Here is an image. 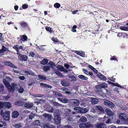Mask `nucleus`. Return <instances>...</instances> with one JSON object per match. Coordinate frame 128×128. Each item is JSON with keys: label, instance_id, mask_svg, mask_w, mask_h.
<instances>
[{"label": "nucleus", "instance_id": "1", "mask_svg": "<svg viewBox=\"0 0 128 128\" xmlns=\"http://www.w3.org/2000/svg\"><path fill=\"white\" fill-rule=\"evenodd\" d=\"M6 78L3 80V82L4 84L12 92H13L15 89L16 84L15 83H12L11 85L8 81V79L10 78L8 77H6Z\"/></svg>", "mask_w": 128, "mask_h": 128}, {"label": "nucleus", "instance_id": "2", "mask_svg": "<svg viewBox=\"0 0 128 128\" xmlns=\"http://www.w3.org/2000/svg\"><path fill=\"white\" fill-rule=\"evenodd\" d=\"M0 114L2 115L4 119L6 120H10V112L6 110L4 113H3V111L2 110Z\"/></svg>", "mask_w": 128, "mask_h": 128}, {"label": "nucleus", "instance_id": "3", "mask_svg": "<svg viewBox=\"0 0 128 128\" xmlns=\"http://www.w3.org/2000/svg\"><path fill=\"white\" fill-rule=\"evenodd\" d=\"M93 126V124L90 122L82 123L79 125V127L80 128H90Z\"/></svg>", "mask_w": 128, "mask_h": 128}, {"label": "nucleus", "instance_id": "4", "mask_svg": "<svg viewBox=\"0 0 128 128\" xmlns=\"http://www.w3.org/2000/svg\"><path fill=\"white\" fill-rule=\"evenodd\" d=\"M61 118L58 116L55 115L54 118V122L56 124L58 125L57 127L58 128H61V126L60 125Z\"/></svg>", "mask_w": 128, "mask_h": 128}, {"label": "nucleus", "instance_id": "5", "mask_svg": "<svg viewBox=\"0 0 128 128\" xmlns=\"http://www.w3.org/2000/svg\"><path fill=\"white\" fill-rule=\"evenodd\" d=\"M119 118L122 121L128 122V116H126L124 113H121L119 115Z\"/></svg>", "mask_w": 128, "mask_h": 128}, {"label": "nucleus", "instance_id": "6", "mask_svg": "<svg viewBox=\"0 0 128 128\" xmlns=\"http://www.w3.org/2000/svg\"><path fill=\"white\" fill-rule=\"evenodd\" d=\"M10 50H8V48L6 47L5 46H3L1 50H0V54L2 55H4V54L5 52H9Z\"/></svg>", "mask_w": 128, "mask_h": 128}, {"label": "nucleus", "instance_id": "7", "mask_svg": "<svg viewBox=\"0 0 128 128\" xmlns=\"http://www.w3.org/2000/svg\"><path fill=\"white\" fill-rule=\"evenodd\" d=\"M104 104L110 107H112L114 106V104L112 102L108 100H106L104 102Z\"/></svg>", "mask_w": 128, "mask_h": 128}, {"label": "nucleus", "instance_id": "8", "mask_svg": "<svg viewBox=\"0 0 128 128\" xmlns=\"http://www.w3.org/2000/svg\"><path fill=\"white\" fill-rule=\"evenodd\" d=\"M107 85L105 82H102L101 84H99L98 85L95 86V88H107Z\"/></svg>", "mask_w": 128, "mask_h": 128}, {"label": "nucleus", "instance_id": "9", "mask_svg": "<svg viewBox=\"0 0 128 128\" xmlns=\"http://www.w3.org/2000/svg\"><path fill=\"white\" fill-rule=\"evenodd\" d=\"M58 99L63 102L66 103L68 101V99L64 96H60L57 98Z\"/></svg>", "mask_w": 128, "mask_h": 128}, {"label": "nucleus", "instance_id": "10", "mask_svg": "<svg viewBox=\"0 0 128 128\" xmlns=\"http://www.w3.org/2000/svg\"><path fill=\"white\" fill-rule=\"evenodd\" d=\"M96 128H106V126L105 124L103 123H98L96 125Z\"/></svg>", "mask_w": 128, "mask_h": 128}, {"label": "nucleus", "instance_id": "11", "mask_svg": "<svg viewBox=\"0 0 128 128\" xmlns=\"http://www.w3.org/2000/svg\"><path fill=\"white\" fill-rule=\"evenodd\" d=\"M4 64L5 65L8 66L12 67L17 68V67L14 65L12 62L8 61H6L4 62Z\"/></svg>", "mask_w": 128, "mask_h": 128}, {"label": "nucleus", "instance_id": "12", "mask_svg": "<svg viewBox=\"0 0 128 128\" xmlns=\"http://www.w3.org/2000/svg\"><path fill=\"white\" fill-rule=\"evenodd\" d=\"M18 56L19 58L22 61H26L27 60V57L24 55L21 54L20 53L19 54Z\"/></svg>", "mask_w": 128, "mask_h": 128}, {"label": "nucleus", "instance_id": "13", "mask_svg": "<svg viewBox=\"0 0 128 128\" xmlns=\"http://www.w3.org/2000/svg\"><path fill=\"white\" fill-rule=\"evenodd\" d=\"M19 115L18 112L16 111H13L12 113V117L14 118H17Z\"/></svg>", "mask_w": 128, "mask_h": 128}, {"label": "nucleus", "instance_id": "14", "mask_svg": "<svg viewBox=\"0 0 128 128\" xmlns=\"http://www.w3.org/2000/svg\"><path fill=\"white\" fill-rule=\"evenodd\" d=\"M96 108L97 110L100 112V114L103 113L104 112V109L101 106H97Z\"/></svg>", "mask_w": 128, "mask_h": 128}, {"label": "nucleus", "instance_id": "15", "mask_svg": "<svg viewBox=\"0 0 128 128\" xmlns=\"http://www.w3.org/2000/svg\"><path fill=\"white\" fill-rule=\"evenodd\" d=\"M24 106L26 108H30L32 107L33 104L31 102H26Z\"/></svg>", "mask_w": 128, "mask_h": 128}, {"label": "nucleus", "instance_id": "16", "mask_svg": "<svg viewBox=\"0 0 128 128\" xmlns=\"http://www.w3.org/2000/svg\"><path fill=\"white\" fill-rule=\"evenodd\" d=\"M72 102L73 105L75 106H78L79 104V101L75 99L72 100Z\"/></svg>", "mask_w": 128, "mask_h": 128}, {"label": "nucleus", "instance_id": "17", "mask_svg": "<svg viewBox=\"0 0 128 128\" xmlns=\"http://www.w3.org/2000/svg\"><path fill=\"white\" fill-rule=\"evenodd\" d=\"M44 128H55V126L49 124H46L44 126Z\"/></svg>", "mask_w": 128, "mask_h": 128}, {"label": "nucleus", "instance_id": "18", "mask_svg": "<svg viewBox=\"0 0 128 128\" xmlns=\"http://www.w3.org/2000/svg\"><path fill=\"white\" fill-rule=\"evenodd\" d=\"M97 76L101 80H106V78L104 76L100 73H98L97 74Z\"/></svg>", "mask_w": 128, "mask_h": 128}, {"label": "nucleus", "instance_id": "19", "mask_svg": "<svg viewBox=\"0 0 128 128\" xmlns=\"http://www.w3.org/2000/svg\"><path fill=\"white\" fill-rule=\"evenodd\" d=\"M20 41L21 40L22 41L24 42L27 39V37L25 35H20Z\"/></svg>", "mask_w": 128, "mask_h": 128}, {"label": "nucleus", "instance_id": "20", "mask_svg": "<svg viewBox=\"0 0 128 128\" xmlns=\"http://www.w3.org/2000/svg\"><path fill=\"white\" fill-rule=\"evenodd\" d=\"M52 92L53 95L56 96V97H57V98L60 96H62V94L59 92L53 91Z\"/></svg>", "mask_w": 128, "mask_h": 128}, {"label": "nucleus", "instance_id": "21", "mask_svg": "<svg viewBox=\"0 0 128 128\" xmlns=\"http://www.w3.org/2000/svg\"><path fill=\"white\" fill-rule=\"evenodd\" d=\"M88 110V109L85 108L80 107V113H84L87 112Z\"/></svg>", "mask_w": 128, "mask_h": 128}, {"label": "nucleus", "instance_id": "22", "mask_svg": "<svg viewBox=\"0 0 128 128\" xmlns=\"http://www.w3.org/2000/svg\"><path fill=\"white\" fill-rule=\"evenodd\" d=\"M105 112L107 114H108L109 116H111L112 115V112L109 109H106L105 110Z\"/></svg>", "mask_w": 128, "mask_h": 128}, {"label": "nucleus", "instance_id": "23", "mask_svg": "<svg viewBox=\"0 0 128 128\" xmlns=\"http://www.w3.org/2000/svg\"><path fill=\"white\" fill-rule=\"evenodd\" d=\"M91 99L92 100L91 101L92 104H96L98 102V100L95 98H92Z\"/></svg>", "mask_w": 128, "mask_h": 128}, {"label": "nucleus", "instance_id": "24", "mask_svg": "<svg viewBox=\"0 0 128 128\" xmlns=\"http://www.w3.org/2000/svg\"><path fill=\"white\" fill-rule=\"evenodd\" d=\"M54 110V108L51 106H49L47 108L46 110L50 112H52Z\"/></svg>", "mask_w": 128, "mask_h": 128}, {"label": "nucleus", "instance_id": "25", "mask_svg": "<svg viewBox=\"0 0 128 128\" xmlns=\"http://www.w3.org/2000/svg\"><path fill=\"white\" fill-rule=\"evenodd\" d=\"M61 84L62 86H67L69 85V84L65 80H62L61 82Z\"/></svg>", "mask_w": 128, "mask_h": 128}, {"label": "nucleus", "instance_id": "26", "mask_svg": "<svg viewBox=\"0 0 128 128\" xmlns=\"http://www.w3.org/2000/svg\"><path fill=\"white\" fill-rule=\"evenodd\" d=\"M78 77L81 79L83 80H87L88 79V78L87 77L84 76L83 75H79L78 76Z\"/></svg>", "mask_w": 128, "mask_h": 128}, {"label": "nucleus", "instance_id": "27", "mask_svg": "<svg viewBox=\"0 0 128 128\" xmlns=\"http://www.w3.org/2000/svg\"><path fill=\"white\" fill-rule=\"evenodd\" d=\"M24 102L21 101H17L15 102L14 104L15 105L21 106L23 104Z\"/></svg>", "mask_w": 128, "mask_h": 128}, {"label": "nucleus", "instance_id": "28", "mask_svg": "<svg viewBox=\"0 0 128 128\" xmlns=\"http://www.w3.org/2000/svg\"><path fill=\"white\" fill-rule=\"evenodd\" d=\"M22 124L20 123L16 124L13 125V126L16 128H20L22 127Z\"/></svg>", "mask_w": 128, "mask_h": 128}, {"label": "nucleus", "instance_id": "29", "mask_svg": "<svg viewBox=\"0 0 128 128\" xmlns=\"http://www.w3.org/2000/svg\"><path fill=\"white\" fill-rule=\"evenodd\" d=\"M48 62V60L46 59H44L43 60L40 62L41 64H45L47 63Z\"/></svg>", "mask_w": 128, "mask_h": 128}, {"label": "nucleus", "instance_id": "30", "mask_svg": "<svg viewBox=\"0 0 128 128\" xmlns=\"http://www.w3.org/2000/svg\"><path fill=\"white\" fill-rule=\"evenodd\" d=\"M6 102H0V108H5V105H6Z\"/></svg>", "mask_w": 128, "mask_h": 128}, {"label": "nucleus", "instance_id": "31", "mask_svg": "<svg viewBox=\"0 0 128 128\" xmlns=\"http://www.w3.org/2000/svg\"><path fill=\"white\" fill-rule=\"evenodd\" d=\"M19 46L18 45H16V46L13 47V48L15 49L17 52V54H20V52H19Z\"/></svg>", "mask_w": 128, "mask_h": 128}, {"label": "nucleus", "instance_id": "32", "mask_svg": "<svg viewBox=\"0 0 128 128\" xmlns=\"http://www.w3.org/2000/svg\"><path fill=\"white\" fill-rule=\"evenodd\" d=\"M51 103H53V104L55 106H62L61 104H59L57 102L53 101H51Z\"/></svg>", "mask_w": 128, "mask_h": 128}, {"label": "nucleus", "instance_id": "33", "mask_svg": "<svg viewBox=\"0 0 128 128\" xmlns=\"http://www.w3.org/2000/svg\"><path fill=\"white\" fill-rule=\"evenodd\" d=\"M38 77L39 78L42 80H45L46 79V77L43 75H39Z\"/></svg>", "mask_w": 128, "mask_h": 128}, {"label": "nucleus", "instance_id": "34", "mask_svg": "<svg viewBox=\"0 0 128 128\" xmlns=\"http://www.w3.org/2000/svg\"><path fill=\"white\" fill-rule=\"evenodd\" d=\"M48 64L50 65V66L52 68H53L54 67H56V66L55 64L53 62H49L48 63Z\"/></svg>", "mask_w": 128, "mask_h": 128}, {"label": "nucleus", "instance_id": "35", "mask_svg": "<svg viewBox=\"0 0 128 128\" xmlns=\"http://www.w3.org/2000/svg\"><path fill=\"white\" fill-rule=\"evenodd\" d=\"M44 70L46 72L50 68V67L48 66H45L43 67Z\"/></svg>", "mask_w": 128, "mask_h": 128}, {"label": "nucleus", "instance_id": "36", "mask_svg": "<svg viewBox=\"0 0 128 128\" xmlns=\"http://www.w3.org/2000/svg\"><path fill=\"white\" fill-rule=\"evenodd\" d=\"M33 124L34 126H38L40 125V122L39 120H36L33 122Z\"/></svg>", "mask_w": 128, "mask_h": 128}, {"label": "nucleus", "instance_id": "37", "mask_svg": "<svg viewBox=\"0 0 128 128\" xmlns=\"http://www.w3.org/2000/svg\"><path fill=\"white\" fill-rule=\"evenodd\" d=\"M80 120L82 122H86L87 120L86 118L84 116H82L80 119Z\"/></svg>", "mask_w": 128, "mask_h": 128}, {"label": "nucleus", "instance_id": "38", "mask_svg": "<svg viewBox=\"0 0 128 128\" xmlns=\"http://www.w3.org/2000/svg\"><path fill=\"white\" fill-rule=\"evenodd\" d=\"M6 105H5V108H10L11 106V104L8 102H6Z\"/></svg>", "mask_w": 128, "mask_h": 128}, {"label": "nucleus", "instance_id": "39", "mask_svg": "<svg viewBox=\"0 0 128 128\" xmlns=\"http://www.w3.org/2000/svg\"><path fill=\"white\" fill-rule=\"evenodd\" d=\"M56 67L57 68L58 70H60V71H62L64 68L63 66L59 65L58 66H56Z\"/></svg>", "mask_w": 128, "mask_h": 128}, {"label": "nucleus", "instance_id": "40", "mask_svg": "<svg viewBox=\"0 0 128 128\" xmlns=\"http://www.w3.org/2000/svg\"><path fill=\"white\" fill-rule=\"evenodd\" d=\"M4 87L3 85L2 84H0V92H2L4 91Z\"/></svg>", "mask_w": 128, "mask_h": 128}, {"label": "nucleus", "instance_id": "41", "mask_svg": "<svg viewBox=\"0 0 128 128\" xmlns=\"http://www.w3.org/2000/svg\"><path fill=\"white\" fill-rule=\"evenodd\" d=\"M80 107H76L74 108V110L76 112L80 113Z\"/></svg>", "mask_w": 128, "mask_h": 128}, {"label": "nucleus", "instance_id": "42", "mask_svg": "<svg viewBox=\"0 0 128 128\" xmlns=\"http://www.w3.org/2000/svg\"><path fill=\"white\" fill-rule=\"evenodd\" d=\"M120 29L122 30L128 31V28L126 26H121Z\"/></svg>", "mask_w": 128, "mask_h": 128}, {"label": "nucleus", "instance_id": "43", "mask_svg": "<svg viewBox=\"0 0 128 128\" xmlns=\"http://www.w3.org/2000/svg\"><path fill=\"white\" fill-rule=\"evenodd\" d=\"M54 6L55 8H58L60 6V5L59 3H55L54 4Z\"/></svg>", "mask_w": 128, "mask_h": 128}, {"label": "nucleus", "instance_id": "44", "mask_svg": "<svg viewBox=\"0 0 128 128\" xmlns=\"http://www.w3.org/2000/svg\"><path fill=\"white\" fill-rule=\"evenodd\" d=\"M112 85L114 86L119 87L120 88L122 87V86L120 85L117 83H114L112 82Z\"/></svg>", "mask_w": 128, "mask_h": 128}, {"label": "nucleus", "instance_id": "45", "mask_svg": "<svg viewBox=\"0 0 128 128\" xmlns=\"http://www.w3.org/2000/svg\"><path fill=\"white\" fill-rule=\"evenodd\" d=\"M21 25L22 27L25 28L27 26V24L26 22H22L21 23Z\"/></svg>", "mask_w": 128, "mask_h": 128}, {"label": "nucleus", "instance_id": "46", "mask_svg": "<svg viewBox=\"0 0 128 128\" xmlns=\"http://www.w3.org/2000/svg\"><path fill=\"white\" fill-rule=\"evenodd\" d=\"M52 40L54 42H60L57 38H56L53 37L52 38Z\"/></svg>", "mask_w": 128, "mask_h": 128}, {"label": "nucleus", "instance_id": "47", "mask_svg": "<svg viewBox=\"0 0 128 128\" xmlns=\"http://www.w3.org/2000/svg\"><path fill=\"white\" fill-rule=\"evenodd\" d=\"M19 49H21L22 50H24L26 48L24 46V45L22 46H19Z\"/></svg>", "mask_w": 128, "mask_h": 128}, {"label": "nucleus", "instance_id": "48", "mask_svg": "<svg viewBox=\"0 0 128 128\" xmlns=\"http://www.w3.org/2000/svg\"><path fill=\"white\" fill-rule=\"evenodd\" d=\"M24 90L23 88L22 87H20L18 90V92L19 93H22L23 92Z\"/></svg>", "mask_w": 128, "mask_h": 128}, {"label": "nucleus", "instance_id": "49", "mask_svg": "<svg viewBox=\"0 0 128 128\" xmlns=\"http://www.w3.org/2000/svg\"><path fill=\"white\" fill-rule=\"evenodd\" d=\"M80 56L84 57V53L82 51H80V53L79 55Z\"/></svg>", "mask_w": 128, "mask_h": 128}, {"label": "nucleus", "instance_id": "50", "mask_svg": "<svg viewBox=\"0 0 128 128\" xmlns=\"http://www.w3.org/2000/svg\"><path fill=\"white\" fill-rule=\"evenodd\" d=\"M108 79L111 81L112 82H115V78H114V76H112L111 77H109L108 78Z\"/></svg>", "mask_w": 128, "mask_h": 128}, {"label": "nucleus", "instance_id": "51", "mask_svg": "<svg viewBox=\"0 0 128 128\" xmlns=\"http://www.w3.org/2000/svg\"><path fill=\"white\" fill-rule=\"evenodd\" d=\"M29 55L32 57H34V56L35 54L33 52H31L30 53Z\"/></svg>", "mask_w": 128, "mask_h": 128}, {"label": "nucleus", "instance_id": "52", "mask_svg": "<svg viewBox=\"0 0 128 128\" xmlns=\"http://www.w3.org/2000/svg\"><path fill=\"white\" fill-rule=\"evenodd\" d=\"M56 74L57 75L61 77L64 78V76L60 72H58L56 73Z\"/></svg>", "mask_w": 128, "mask_h": 128}, {"label": "nucleus", "instance_id": "53", "mask_svg": "<svg viewBox=\"0 0 128 128\" xmlns=\"http://www.w3.org/2000/svg\"><path fill=\"white\" fill-rule=\"evenodd\" d=\"M28 6L27 4H24L22 6V7L23 9H25L28 8Z\"/></svg>", "mask_w": 128, "mask_h": 128}, {"label": "nucleus", "instance_id": "54", "mask_svg": "<svg viewBox=\"0 0 128 128\" xmlns=\"http://www.w3.org/2000/svg\"><path fill=\"white\" fill-rule=\"evenodd\" d=\"M62 92L64 94L66 92L67 90H68V89L65 88H62Z\"/></svg>", "mask_w": 128, "mask_h": 128}, {"label": "nucleus", "instance_id": "55", "mask_svg": "<svg viewBox=\"0 0 128 128\" xmlns=\"http://www.w3.org/2000/svg\"><path fill=\"white\" fill-rule=\"evenodd\" d=\"M40 85L41 86H44V87H46L47 86V85H48V84H44L43 83H41L40 84Z\"/></svg>", "mask_w": 128, "mask_h": 128}, {"label": "nucleus", "instance_id": "56", "mask_svg": "<svg viewBox=\"0 0 128 128\" xmlns=\"http://www.w3.org/2000/svg\"><path fill=\"white\" fill-rule=\"evenodd\" d=\"M49 114L46 113H44L43 114L42 116L46 118H47Z\"/></svg>", "mask_w": 128, "mask_h": 128}, {"label": "nucleus", "instance_id": "57", "mask_svg": "<svg viewBox=\"0 0 128 128\" xmlns=\"http://www.w3.org/2000/svg\"><path fill=\"white\" fill-rule=\"evenodd\" d=\"M70 78L73 80H75L76 79V77L74 76H71Z\"/></svg>", "mask_w": 128, "mask_h": 128}, {"label": "nucleus", "instance_id": "58", "mask_svg": "<svg viewBox=\"0 0 128 128\" xmlns=\"http://www.w3.org/2000/svg\"><path fill=\"white\" fill-rule=\"evenodd\" d=\"M19 78L21 80H23L25 79V77L24 76H19Z\"/></svg>", "mask_w": 128, "mask_h": 128}, {"label": "nucleus", "instance_id": "59", "mask_svg": "<svg viewBox=\"0 0 128 128\" xmlns=\"http://www.w3.org/2000/svg\"><path fill=\"white\" fill-rule=\"evenodd\" d=\"M47 118L49 120H50L52 118V117L49 114Z\"/></svg>", "mask_w": 128, "mask_h": 128}, {"label": "nucleus", "instance_id": "60", "mask_svg": "<svg viewBox=\"0 0 128 128\" xmlns=\"http://www.w3.org/2000/svg\"><path fill=\"white\" fill-rule=\"evenodd\" d=\"M63 128H72L71 126H64Z\"/></svg>", "mask_w": 128, "mask_h": 128}, {"label": "nucleus", "instance_id": "61", "mask_svg": "<svg viewBox=\"0 0 128 128\" xmlns=\"http://www.w3.org/2000/svg\"><path fill=\"white\" fill-rule=\"evenodd\" d=\"M46 30L50 32L51 30V28H50L49 27H46Z\"/></svg>", "mask_w": 128, "mask_h": 128}, {"label": "nucleus", "instance_id": "62", "mask_svg": "<svg viewBox=\"0 0 128 128\" xmlns=\"http://www.w3.org/2000/svg\"><path fill=\"white\" fill-rule=\"evenodd\" d=\"M35 96L37 97H40L43 96L44 95L42 94H37L36 96Z\"/></svg>", "mask_w": 128, "mask_h": 128}, {"label": "nucleus", "instance_id": "63", "mask_svg": "<svg viewBox=\"0 0 128 128\" xmlns=\"http://www.w3.org/2000/svg\"><path fill=\"white\" fill-rule=\"evenodd\" d=\"M74 52L76 54L79 55L80 53V51L75 50Z\"/></svg>", "mask_w": 128, "mask_h": 128}, {"label": "nucleus", "instance_id": "64", "mask_svg": "<svg viewBox=\"0 0 128 128\" xmlns=\"http://www.w3.org/2000/svg\"><path fill=\"white\" fill-rule=\"evenodd\" d=\"M90 112L94 113L96 112V110L92 108L90 110Z\"/></svg>", "mask_w": 128, "mask_h": 128}]
</instances>
